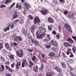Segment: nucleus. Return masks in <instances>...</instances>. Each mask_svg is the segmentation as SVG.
Masks as SVG:
<instances>
[{"instance_id": "nucleus-40", "label": "nucleus", "mask_w": 76, "mask_h": 76, "mask_svg": "<svg viewBox=\"0 0 76 76\" xmlns=\"http://www.w3.org/2000/svg\"><path fill=\"white\" fill-rule=\"evenodd\" d=\"M2 70V71H4V66L3 65H1V66Z\"/></svg>"}, {"instance_id": "nucleus-11", "label": "nucleus", "mask_w": 76, "mask_h": 76, "mask_svg": "<svg viewBox=\"0 0 76 76\" xmlns=\"http://www.w3.org/2000/svg\"><path fill=\"white\" fill-rule=\"evenodd\" d=\"M54 68L58 72H61V69H60L58 67H55Z\"/></svg>"}, {"instance_id": "nucleus-14", "label": "nucleus", "mask_w": 76, "mask_h": 76, "mask_svg": "<svg viewBox=\"0 0 76 76\" xmlns=\"http://www.w3.org/2000/svg\"><path fill=\"white\" fill-rule=\"evenodd\" d=\"M38 66L36 65L34 67L33 71H34L35 73H38Z\"/></svg>"}, {"instance_id": "nucleus-22", "label": "nucleus", "mask_w": 76, "mask_h": 76, "mask_svg": "<svg viewBox=\"0 0 76 76\" xmlns=\"http://www.w3.org/2000/svg\"><path fill=\"white\" fill-rule=\"evenodd\" d=\"M68 41L71 44H73L74 43V41H73L71 38H69L68 39Z\"/></svg>"}, {"instance_id": "nucleus-20", "label": "nucleus", "mask_w": 76, "mask_h": 76, "mask_svg": "<svg viewBox=\"0 0 76 76\" xmlns=\"http://www.w3.org/2000/svg\"><path fill=\"white\" fill-rule=\"evenodd\" d=\"M15 3H13L11 6L8 7V10H11V9L15 6Z\"/></svg>"}, {"instance_id": "nucleus-12", "label": "nucleus", "mask_w": 76, "mask_h": 76, "mask_svg": "<svg viewBox=\"0 0 76 76\" xmlns=\"http://www.w3.org/2000/svg\"><path fill=\"white\" fill-rule=\"evenodd\" d=\"M28 63H29L28 67H29V68H31L34 65V64H33L32 61H28Z\"/></svg>"}, {"instance_id": "nucleus-53", "label": "nucleus", "mask_w": 76, "mask_h": 76, "mask_svg": "<svg viewBox=\"0 0 76 76\" xmlns=\"http://www.w3.org/2000/svg\"><path fill=\"white\" fill-rule=\"evenodd\" d=\"M8 70L9 72H13V70L12 69H10V68Z\"/></svg>"}, {"instance_id": "nucleus-52", "label": "nucleus", "mask_w": 76, "mask_h": 76, "mask_svg": "<svg viewBox=\"0 0 76 76\" xmlns=\"http://www.w3.org/2000/svg\"><path fill=\"white\" fill-rule=\"evenodd\" d=\"M17 38L20 41H21V37H17Z\"/></svg>"}, {"instance_id": "nucleus-44", "label": "nucleus", "mask_w": 76, "mask_h": 76, "mask_svg": "<svg viewBox=\"0 0 76 76\" xmlns=\"http://www.w3.org/2000/svg\"><path fill=\"white\" fill-rule=\"evenodd\" d=\"M5 68L7 70H9L10 69V67L7 66H5Z\"/></svg>"}, {"instance_id": "nucleus-63", "label": "nucleus", "mask_w": 76, "mask_h": 76, "mask_svg": "<svg viewBox=\"0 0 76 76\" xmlns=\"http://www.w3.org/2000/svg\"><path fill=\"white\" fill-rule=\"evenodd\" d=\"M71 76H76L75 75L73 74H72V72H71Z\"/></svg>"}, {"instance_id": "nucleus-58", "label": "nucleus", "mask_w": 76, "mask_h": 76, "mask_svg": "<svg viewBox=\"0 0 76 76\" xmlns=\"http://www.w3.org/2000/svg\"><path fill=\"white\" fill-rule=\"evenodd\" d=\"M72 50L73 51V52L75 53V52H76V50H75V48H72Z\"/></svg>"}, {"instance_id": "nucleus-13", "label": "nucleus", "mask_w": 76, "mask_h": 76, "mask_svg": "<svg viewBox=\"0 0 76 76\" xmlns=\"http://www.w3.org/2000/svg\"><path fill=\"white\" fill-rule=\"evenodd\" d=\"M21 64L20 62H18L17 63L16 65V69H19V66H20Z\"/></svg>"}, {"instance_id": "nucleus-19", "label": "nucleus", "mask_w": 76, "mask_h": 76, "mask_svg": "<svg viewBox=\"0 0 76 76\" xmlns=\"http://www.w3.org/2000/svg\"><path fill=\"white\" fill-rule=\"evenodd\" d=\"M54 73L53 72H49L46 73V76H52Z\"/></svg>"}, {"instance_id": "nucleus-34", "label": "nucleus", "mask_w": 76, "mask_h": 76, "mask_svg": "<svg viewBox=\"0 0 76 76\" xmlns=\"http://www.w3.org/2000/svg\"><path fill=\"white\" fill-rule=\"evenodd\" d=\"M31 59L33 61H34L36 60V56H34L33 57L31 58Z\"/></svg>"}, {"instance_id": "nucleus-39", "label": "nucleus", "mask_w": 76, "mask_h": 76, "mask_svg": "<svg viewBox=\"0 0 76 76\" xmlns=\"http://www.w3.org/2000/svg\"><path fill=\"white\" fill-rule=\"evenodd\" d=\"M11 1V0H6L5 1V3L8 4Z\"/></svg>"}, {"instance_id": "nucleus-32", "label": "nucleus", "mask_w": 76, "mask_h": 76, "mask_svg": "<svg viewBox=\"0 0 76 76\" xmlns=\"http://www.w3.org/2000/svg\"><path fill=\"white\" fill-rule=\"evenodd\" d=\"M63 44L65 47H68L69 46V43L66 42H64V43Z\"/></svg>"}, {"instance_id": "nucleus-41", "label": "nucleus", "mask_w": 76, "mask_h": 76, "mask_svg": "<svg viewBox=\"0 0 76 76\" xmlns=\"http://www.w3.org/2000/svg\"><path fill=\"white\" fill-rule=\"evenodd\" d=\"M50 47H51V45H46V48H50Z\"/></svg>"}, {"instance_id": "nucleus-43", "label": "nucleus", "mask_w": 76, "mask_h": 76, "mask_svg": "<svg viewBox=\"0 0 76 76\" xmlns=\"http://www.w3.org/2000/svg\"><path fill=\"white\" fill-rule=\"evenodd\" d=\"M13 44L14 46H16L18 45V43L16 42H14L13 43Z\"/></svg>"}, {"instance_id": "nucleus-26", "label": "nucleus", "mask_w": 76, "mask_h": 76, "mask_svg": "<svg viewBox=\"0 0 76 76\" xmlns=\"http://www.w3.org/2000/svg\"><path fill=\"white\" fill-rule=\"evenodd\" d=\"M23 22H24V20H23V19H20L19 21V23H20V24H21V25H22V24L23 23Z\"/></svg>"}, {"instance_id": "nucleus-24", "label": "nucleus", "mask_w": 76, "mask_h": 76, "mask_svg": "<svg viewBox=\"0 0 76 76\" xmlns=\"http://www.w3.org/2000/svg\"><path fill=\"white\" fill-rule=\"evenodd\" d=\"M67 50L68 51L66 52V54L67 55H69V54H70L71 52H72L71 51H72V49L69 48Z\"/></svg>"}, {"instance_id": "nucleus-54", "label": "nucleus", "mask_w": 76, "mask_h": 76, "mask_svg": "<svg viewBox=\"0 0 76 76\" xmlns=\"http://www.w3.org/2000/svg\"><path fill=\"white\" fill-rule=\"evenodd\" d=\"M72 38L74 39H75V41H76V37H75L73 36H72Z\"/></svg>"}, {"instance_id": "nucleus-30", "label": "nucleus", "mask_w": 76, "mask_h": 76, "mask_svg": "<svg viewBox=\"0 0 76 76\" xmlns=\"http://www.w3.org/2000/svg\"><path fill=\"white\" fill-rule=\"evenodd\" d=\"M18 17V15H13L12 16V19H16Z\"/></svg>"}, {"instance_id": "nucleus-51", "label": "nucleus", "mask_w": 76, "mask_h": 76, "mask_svg": "<svg viewBox=\"0 0 76 76\" xmlns=\"http://www.w3.org/2000/svg\"><path fill=\"white\" fill-rule=\"evenodd\" d=\"M52 33H53V34L54 35H56V31H52Z\"/></svg>"}, {"instance_id": "nucleus-45", "label": "nucleus", "mask_w": 76, "mask_h": 76, "mask_svg": "<svg viewBox=\"0 0 76 76\" xmlns=\"http://www.w3.org/2000/svg\"><path fill=\"white\" fill-rule=\"evenodd\" d=\"M34 43V45H38V41H35V42Z\"/></svg>"}, {"instance_id": "nucleus-50", "label": "nucleus", "mask_w": 76, "mask_h": 76, "mask_svg": "<svg viewBox=\"0 0 76 76\" xmlns=\"http://www.w3.org/2000/svg\"><path fill=\"white\" fill-rule=\"evenodd\" d=\"M43 41H44V42H48V39H45L43 40Z\"/></svg>"}, {"instance_id": "nucleus-18", "label": "nucleus", "mask_w": 76, "mask_h": 76, "mask_svg": "<svg viewBox=\"0 0 76 76\" xmlns=\"http://www.w3.org/2000/svg\"><path fill=\"white\" fill-rule=\"evenodd\" d=\"M48 22L50 23H53V22H54V20H53V19L51 18H48Z\"/></svg>"}, {"instance_id": "nucleus-56", "label": "nucleus", "mask_w": 76, "mask_h": 76, "mask_svg": "<svg viewBox=\"0 0 76 76\" xmlns=\"http://www.w3.org/2000/svg\"><path fill=\"white\" fill-rule=\"evenodd\" d=\"M68 13V12L66 11H64V14L65 15H66V14H67Z\"/></svg>"}, {"instance_id": "nucleus-59", "label": "nucleus", "mask_w": 76, "mask_h": 76, "mask_svg": "<svg viewBox=\"0 0 76 76\" xmlns=\"http://www.w3.org/2000/svg\"><path fill=\"white\" fill-rule=\"evenodd\" d=\"M28 51H30L31 52H32L33 51V50H31V49L30 48L28 49Z\"/></svg>"}, {"instance_id": "nucleus-37", "label": "nucleus", "mask_w": 76, "mask_h": 76, "mask_svg": "<svg viewBox=\"0 0 76 76\" xmlns=\"http://www.w3.org/2000/svg\"><path fill=\"white\" fill-rule=\"evenodd\" d=\"M28 18L29 19H32L33 17V16H31V15H29L28 16Z\"/></svg>"}, {"instance_id": "nucleus-21", "label": "nucleus", "mask_w": 76, "mask_h": 76, "mask_svg": "<svg viewBox=\"0 0 76 76\" xmlns=\"http://www.w3.org/2000/svg\"><path fill=\"white\" fill-rule=\"evenodd\" d=\"M74 15H75V14L73 13H72L71 14H69L68 16L70 18H73L74 17Z\"/></svg>"}, {"instance_id": "nucleus-17", "label": "nucleus", "mask_w": 76, "mask_h": 76, "mask_svg": "<svg viewBox=\"0 0 76 76\" xmlns=\"http://www.w3.org/2000/svg\"><path fill=\"white\" fill-rule=\"evenodd\" d=\"M3 30L4 32H6L7 31H9V30H10V28H9V26L4 29Z\"/></svg>"}, {"instance_id": "nucleus-5", "label": "nucleus", "mask_w": 76, "mask_h": 76, "mask_svg": "<svg viewBox=\"0 0 76 76\" xmlns=\"http://www.w3.org/2000/svg\"><path fill=\"white\" fill-rule=\"evenodd\" d=\"M27 65H28V62L26 61L25 59H23L22 64V67H24L25 66H26Z\"/></svg>"}, {"instance_id": "nucleus-57", "label": "nucleus", "mask_w": 76, "mask_h": 76, "mask_svg": "<svg viewBox=\"0 0 76 76\" xmlns=\"http://www.w3.org/2000/svg\"><path fill=\"white\" fill-rule=\"evenodd\" d=\"M22 33L23 34H24L25 35V34H26V31H25V30H23V32H22Z\"/></svg>"}, {"instance_id": "nucleus-15", "label": "nucleus", "mask_w": 76, "mask_h": 76, "mask_svg": "<svg viewBox=\"0 0 76 76\" xmlns=\"http://www.w3.org/2000/svg\"><path fill=\"white\" fill-rule=\"evenodd\" d=\"M9 27H10L11 29H13V28L15 27V25L13 23L8 24Z\"/></svg>"}, {"instance_id": "nucleus-9", "label": "nucleus", "mask_w": 76, "mask_h": 76, "mask_svg": "<svg viewBox=\"0 0 76 76\" xmlns=\"http://www.w3.org/2000/svg\"><path fill=\"white\" fill-rule=\"evenodd\" d=\"M41 13L43 15H45L48 13V11L46 10H43L41 11Z\"/></svg>"}, {"instance_id": "nucleus-64", "label": "nucleus", "mask_w": 76, "mask_h": 76, "mask_svg": "<svg viewBox=\"0 0 76 76\" xmlns=\"http://www.w3.org/2000/svg\"><path fill=\"white\" fill-rule=\"evenodd\" d=\"M6 76H10V74L9 73H7L6 74Z\"/></svg>"}, {"instance_id": "nucleus-2", "label": "nucleus", "mask_w": 76, "mask_h": 76, "mask_svg": "<svg viewBox=\"0 0 76 76\" xmlns=\"http://www.w3.org/2000/svg\"><path fill=\"white\" fill-rule=\"evenodd\" d=\"M16 53L17 56L19 57H22L23 56V53L22 50H20L19 51V50H17L16 51Z\"/></svg>"}, {"instance_id": "nucleus-46", "label": "nucleus", "mask_w": 76, "mask_h": 76, "mask_svg": "<svg viewBox=\"0 0 76 76\" xmlns=\"http://www.w3.org/2000/svg\"><path fill=\"white\" fill-rule=\"evenodd\" d=\"M1 8H3V7H6V6L3 5H1L0 6Z\"/></svg>"}, {"instance_id": "nucleus-25", "label": "nucleus", "mask_w": 76, "mask_h": 76, "mask_svg": "<svg viewBox=\"0 0 76 76\" xmlns=\"http://www.w3.org/2000/svg\"><path fill=\"white\" fill-rule=\"evenodd\" d=\"M44 65L42 64L41 65V67L39 68V71H42V70H43V69H44Z\"/></svg>"}, {"instance_id": "nucleus-38", "label": "nucleus", "mask_w": 76, "mask_h": 76, "mask_svg": "<svg viewBox=\"0 0 76 76\" xmlns=\"http://www.w3.org/2000/svg\"><path fill=\"white\" fill-rule=\"evenodd\" d=\"M69 54H70L69 56L70 57H73V56H74L73 55V53H72V52H71Z\"/></svg>"}, {"instance_id": "nucleus-16", "label": "nucleus", "mask_w": 76, "mask_h": 76, "mask_svg": "<svg viewBox=\"0 0 76 76\" xmlns=\"http://www.w3.org/2000/svg\"><path fill=\"white\" fill-rule=\"evenodd\" d=\"M36 27H37V26L35 25L33 26L31 28V32H32V33H33V32H34L35 30Z\"/></svg>"}, {"instance_id": "nucleus-48", "label": "nucleus", "mask_w": 76, "mask_h": 76, "mask_svg": "<svg viewBox=\"0 0 76 76\" xmlns=\"http://www.w3.org/2000/svg\"><path fill=\"white\" fill-rule=\"evenodd\" d=\"M59 1L60 2H61V3H64L65 1L64 0H60Z\"/></svg>"}, {"instance_id": "nucleus-49", "label": "nucleus", "mask_w": 76, "mask_h": 76, "mask_svg": "<svg viewBox=\"0 0 76 76\" xmlns=\"http://www.w3.org/2000/svg\"><path fill=\"white\" fill-rule=\"evenodd\" d=\"M56 38L57 39H58L59 38H60V36L58 35H57L56 36Z\"/></svg>"}, {"instance_id": "nucleus-8", "label": "nucleus", "mask_w": 76, "mask_h": 76, "mask_svg": "<svg viewBox=\"0 0 76 76\" xmlns=\"http://www.w3.org/2000/svg\"><path fill=\"white\" fill-rule=\"evenodd\" d=\"M5 46L7 50H12V49L10 47V46H9V45L8 43H5Z\"/></svg>"}, {"instance_id": "nucleus-60", "label": "nucleus", "mask_w": 76, "mask_h": 76, "mask_svg": "<svg viewBox=\"0 0 76 76\" xmlns=\"http://www.w3.org/2000/svg\"><path fill=\"white\" fill-rule=\"evenodd\" d=\"M35 42V40H34V39L31 40V42H32V43H34Z\"/></svg>"}, {"instance_id": "nucleus-35", "label": "nucleus", "mask_w": 76, "mask_h": 76, "mask_svg": "<svg viewBox=\"0 0 76 76\" xmlns=\"http://www.w3.org/2000/svg\"><path fill=\"white\" fill-rule=\"evenodd\" d=\"M1 59L3 62H4L6 61L5 59H4V58L3 57H1Z\"/></svg>"}, {"instance_id": "nucleus-62", "label": "nucleus", "mask_w": 76, "mask_h": 76, "mask_svg": "<svg viewBox=\"0 0 76 76\" xmlns=\"http://www.w3.org/2000/svg\"><path fill=\"white\" fill-rule=\"evenodd\" d=\"M19 22V20H17L14 21V22L15 23H17V22Z\"/></svg>"}, {"instance_id": "nucleus-3", "label": "nucleus", "mask_w": 76, "mask_h": 76, "mask_svg": "<svg viewBox=\"0 0 76 76\" xmlns=\"http://www.w3.org/2000/svg\"><path fill=\"white\" fill-rule=\"evenodd\" d=\"M24 6H25L24 8H25L26 10H28L31 7V5L28 3H24Z\"/></svg>"}, {"instance_id": "nucleus-10", "label": "nucleus", "mask_w": 76, "mask_h": 76, "mask_svg": "<svg viewBox=\"0 0 76 76\" xmlns=\"http://www.w3.org/2000/svg\"><path fill=\"white\" fill-rule=\"evenodd\" d=\"M17 38H18V37L15 35H14L12 37V39L14 41H17L18 40Z\"/></svg>"}, {"instance_id": "nucleus-29", "label": "nucleus", "mask_w": 76, "mask_h": 76, "mask_svg": "<svg viewBox=\"0 0 76 76\" xmlns=\"http://www.w3.org/2000/svg\"><path fill=\"white\" fill-rule=\"evenodd\" d=\"M16 7H17V8H19V9L20 10L21 9V8H22V6L18 4H17L16 6Z\"/></svg>"}, {"instance_id": "nucleus-33", "label": "nucleus", "mask_w": 76, "mask_h": 76, "mask_svg": "<svg viewBox=\"0 0 76 76\" xmlns=\"http://www.w3.org/2000/svg\"><path fill=\"white\" fill-rule=\"evenodd\" d=\"M3 44L0 43V50H1L3 48Z\"/></svg>"}, {"instance_id": "nucleus-31", "label": "nucleus", "mask_w": 76, "mask_h": 76, "mask_svg": "<svg viewBox=\"0 0 76 76\" xmlns=\"http://www.w3.org/2000/svg\"><path fill=\"white\" fill-rule=\"evenodd\" d=\"M10 58L11 60H15L14 55H11L10 56Z\"/></svg>"}, {"instance_id": "nucleus-61", "label": "nucleus", "mask_w": 76, "mask_h": 76, "mask_svg": "<svg viewBox=\"0 0 76 76\" xmlns=\"http://www.w3.org/2000/svg\"><path fill=\"white\" fill-rule=\"evenodd\" d=\"M47 37L48 38V39H50V35H49L48 34L47 35Z\"/></svg>"}, {"instance_id": "nucleus-27", "label": "nucleus", "mask_w": 76, "mask_h": 76, "mask_svg": "<svg viewBox=\"0 0 76 76\" xmlns=\"http://www.w3.org/2000/svg\"><path fill=\"white\" fill-rule=\"evenodd\" d=\"M52 51H54L56 53H57L58 52L57 50V48H56L55 47L52 48Z\"/></svg>"}, {"instance_id": "nucleus-42", "label": "nucleus", "mask_w": 76, "mask_h": 76, "mask_svg": "<svg viewBox=\"0 0 76 76\" xmlns=\"http://www.w3.org/2000/svg\"><path fill=\"white\" fill-rule=\"evenodd\" d=\"M58 28L59 29V31L60 32V30H61V26H60V25H59L58 26Z\"/></svg>"}, {"instance_id": "nucleus-6", "label": "nucleus", "mask_w": 76, "mask_h": 76, "mask_svg": "<svg viewBox=\"0 0 76 76\" xmlns=\"http://www.w3.org/2000/svg\"><path fill=\"white\" fill-rule=\"evenodd\" d=\"M50 42L51 45H53V46H58V44H57V42L56 41H54V40H52Z\"/></svg>"}, {"instance_id": "nucleus-28", "label": "nucleus", "mask_w": 76, "mask_h": 76, "mask_svg": "<svg viewBox=\"0 0 76 76\" xmlns=\"http://www.w3.org/2000/svg\"><path fill=\"white\" fill-rule=\"evenodd\" d=\"M62 67L64 69H66V65L64 63H62L61 64Z\"/></svg>"}, {"instance_id": "nucleus-23", "label": "nucleus", "mask_w": 76, "mask_h": 76, "mask_svg": "<svg viewBox=\"0 0 76 76\" xmlns=\"http://www.w3.org/2000/svg\"><path fill=\"white\" fill-rule=\"evenodd\" d=\"M48 56L49 57H54V56H55V54L54 52H52L49 54Z\"/></svg>"}, {"instance_id": "nucleus-55", "label": "nucleus", "mask_w": 76, "mask_h": 76, "mask_svg": "<svg viewBox=\"0 0 76 76\" xmlns=\"http://www.w3.org/2000/svg\"><path fill=\"white\" fill-rule=\"evenodd\" d=\"M53 3V4H55L56 5V4H57V2H56V1H54Z\"/></svg>"}, {"instance_id": "nucleus-1", "label": "nucleus", "mask_w": 76, "mask_h": 76, "mask_svg": "<svg viewBox=\"0 0 76 76\" xmlns=\"http://www.w3.org/2000/svg\"><path fill=\"white\" fill-rule=\"evenodd\" d=\"M46 29L44 28L40 27L39 28V31L36 32V35L37 38L41 39L42 38L46 35L45 33Z\"/></svg>"}, {"instance_id": "nucleus-4", "label": "nucleus", "mask_w": 76, "mask_h": 76, "mask_svg": "<svg viewBox=\"0 0 76 76\" xmlns=\"http://www.w3.org/2000/svg\"><path fill=\"white\" fill-rule=\"evenodd\" d=\"M64 27L69 32H71L72 31V29H71V27H70V26H69V25L68 24H65L64 25Z\"/></svg>"}, {"instance_id": "nucleus-7", "label": "nucleus", "mask_w": 76, "mask_h": 76, "mask_svg": "<svg viewBox=\"0 0 76 76\" xmlns=\"http://www.w3.org/2000/svg\"><path fill=\"white\" fill-rule=\"evenodd\" d=\"M34 22L35 24L37 23L38 22H39L40 21V20H39V18L38 17H36L34 19Z\"/></svg>"}, {"instance_id": "nucleus-36", "label": "nucleus", "mask_w": 76, "mask_h": 76, "mask_svg": "<svg viewBox=\"0 0 76 76\" xmlns=\"http://www.w3.org/2000/svg\"><path fill=\"white\" fill-rule=\"evenodd\" d=\"M48 30L49 31H51V30H52V28H51V26H48Z\"/></svg>"}, {"instance_id": "nucleus-47", "label": "nucleus", "mask_w": 76, "mask_h": 76, "mask_svg": "<svg viewBox=\"0 0 76 76\" xmlns=\"http://www.w3.org/2000/svg\"><path fill=\"white\" fill-rule=\"evenodd\" d=\"M15 65V63L11 64V66L12 67V68H13L14 67Z\"/></svg>"}]
</instances>
